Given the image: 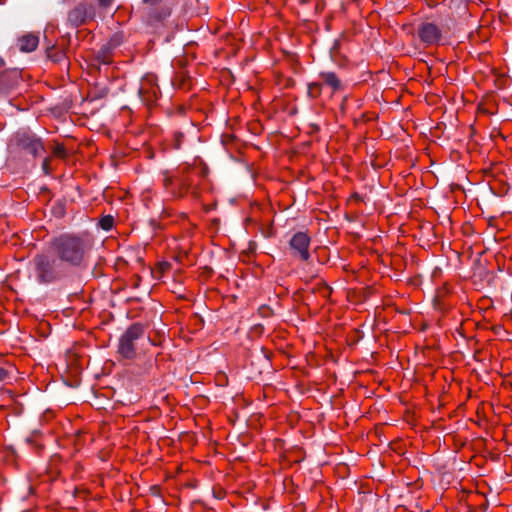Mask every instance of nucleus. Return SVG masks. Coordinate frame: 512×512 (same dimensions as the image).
I'll return each instance as SVG.
<instances>
[{"label": "nucleus", "instance_id": "f257e3e1", "mask_svg": "<svg viewBox=\"0 0 512 512\" xmlns=\"http://www.w3.org/2000/svg\"><path fill=\"white\" fill-rule=\"evenodd\" d=\"M51 249L66 268H79L91 251V241L87 236L63 234L53 239Z\"/></svg>", "mask_w": 512, "mask_h": 512}, {"label": "nucleus", "instance_id": "f03ea898", "mask_svg": "<svg viewBox=\"0 0 512 512\" xmlns=\"http://www.w3.org/2000/svg\"><path fill=\"white\" fill-rule=\"evenodd\" d=\"M31 265L34 277L40 284H51L67 275V268L54 253L36 255Z\"/></svg>", "mask_w": 512, "mask_h": 512}, {"label": "nucleus", "instance_id": "7ed1b4c3", "mask_svg": "<svg viewBox=\"0 0 512 512\" xmlns=\"http://www.w3.org/2000/svg\"><path fill=\"white\" fill-rule=\"evenodd\" d=\"M144 335L143 326L141 324L131 325L120 337L118 343V353L126 358L132 359L136 356L135 341Z\"/></svg>", "mask_w": 512, "mask_h": 512}, {"label": "nucleus", "instance_id": "20e7f679", "mask_svg": "<svg viewBox=\"0 0 512 512\" xmlns=\"http://www.w3.org/2000/svg\"><path fill=\"white\" fill-rule=\"evenodd\" d=\"M95 17V9L91 4L80 3L68 14V21L71 25L77 27L88 19Z\"/></svg>", "mask_w": 512, "mask_h": 512}, {"label": "nucleus", "instance_id": "39448f33", "mask_svg": "<svg viewBox=\"0 0 512 512\" xmlns=\"http://www.w3.org/2000/svg\"><path fill=\"white\" fill-rule=\"evenodd\" d=\"M17 143L34 157L41 155L43 151V144L40 138L28 132H19L17 134Z\"/></svg>", "mask_w": 512, "mask_h": 512}, {"label": "nucleus", "instance_id": "423d86ee", "mask_svg": "<svg viewBox=\"0 0 512 512\" xmlns=\"http://www.w3.org/2000/svg\"><path fill=\"white\" fill-rule=\"evenodd\" d=\"M309 244L310 238L304 232H297L290 240V247L294 251V254L298 255L304 261L308 260L310 257L308 252Z\"/></svg>", "mask_w": 512, "mask_h": 512}, {"label": "nucleus", "instance_id": "0eeeda50", "mask_svg": "<svg viewBox=\"0 0 512 512\" xmlns=\"http://www.w3.org/2000/svg\"><path fill=\"white\" fill-rule=\"evenodd\" d=\"M419 37L428 45L435 44L441 39V31L435 24L425 23L419 28Z\"/></svg>", "mask_w": 512, "mask_h": 512}, {"label": "nucleus", "instance_id": "6e6552de", "mask_svg": "<svg viewBox=\"0 0 512 512\" xmlns=\"http://www.w3.org/2000/svg\"><path fill=\"white\" fill-rule=\"evenodd\" d=\"M38 37L33 34L24 35L19 39V48L23 52H32L38 46Z\"/></svg>", "mask_w": 512, "mask_h": 512}, {"label": "nucleus", "instance_id": "1a4fd4ad", "mask_svg": "<svg viewBox=\"0 0 512 512\" xmlns=\"http://www.w3.org/2000/svg\"><path fill=\"white\" fill-rule=\"evenodd\" d=\"M323 81L331 86L333 89H337L339 87V80L336 75L332 72H324L321 74Z\"/></svg>", "mask_w": 512, "mask_h": 512}, {"label": "nucleus", "instance_id": "9d476101", "mask_svg": "<svg viewBox=\"0 0 512 512\" xmlns=\"http://www.w3.org/2000/svg\"><path fill=\"white\" fill-rule=\"evenodd\" d=\"M99 225L103 230L109 231L113 226V217L110 215L104 216L100 220Z\"/></svg>", "mask_w": 512, "mask_h": 512}, {"label": "nucleus", "instance_id": "9b49d317", "mask_svg": "<svg viewBox=\"0 0 512 512\" xmlns=\"http://www.w3.org/2000/svg\"><path fill=\"white\" fill-rule=\"evenodd\" d=\"M48 57L54 62H61L65 58V55L63 51H54L51 49L48 51Z\"/></svg>", "mask_w": 512, "mask_h": 512}, {"label": "nucleus", "instance_id": "f8f14e48", "mask_svg": "<svg viewBox=\"0 0 512 512\" xmlns=\"http://www.w3.org/2000/svg\"><path fill=\"white\" fill-rule=\"evenodd\" d=\"M11 78L13 80V83L17 81V78H18V73L17 72H13L9 75H2L0 77V86H3L4 85V82L6 81V78Z\"/></svg>", "mask_w": 512, "mask_h": 512}, {"label": "nucleus", "instance_id": "ddd939ff", "mask_svg": "<svg viewBox=\"0 0 512 512\" xmlns=\"http://www.w3.org/2000/svg\"><path fill=\"white\" fill-rule=\"evenodd\" d=\"M171 14V11L169 8H164L161 13L158 15V19L159 20H162V19H165L167 18L168 16H170Z\"/></svg>", "mask_w": 512, "mask_h": 512}, {"label": "nucleus", "instance_id": "4468645a", "mask_svg": "<svg viewBox=\"0 0 512 512\" xmlns=\"http://www.w3.org/2000/svg\"><path fill=\"white\" fill-rule=\"evenodd\" d=\"M99 1V4L103 7V8H108L112 5L113 1L114 0H98Z\"/></svg>", "mask_w": 512, "mask_h": 512}, {"label": "nucleus", "instance_id": "2eb2a0df", "mask_svg": "<svg viewBox=\"0 0 512 512\" xmlns=\"http://www.w3.org/2000/svg\"><path fill=\"white\" fill-rule=\"evenodd\" d=\"M8 376V372L0 367V381H3Z\"/></svg>", "mask_w": 512, "mask_h": 512}, {"label": "nucleus", "instance_id": "dca6fc26", "mask_svg": "<svg viewBox=\"0 0 512 512\" xmlns=\"http://www.w3.org/2000/svg\"><path fill=\"white\" fill-rule=\"evenodd\" d=\"M160 1L161 0H144L145 3L150 4V5H156Z\"/></svg>", "mask_w": 512, "mask_h": 512}]
</instances>
